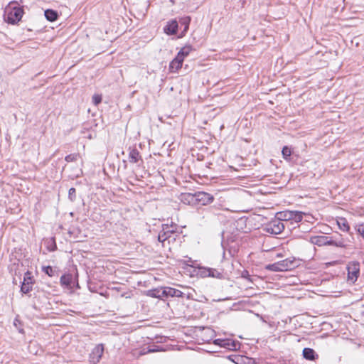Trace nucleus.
<instances>
[{
  "instance_id": "nucleus-1",
  "label": "nucleus",
  "mask_w": 364,
  "mask_h": 364,
  "mask_svg": "<svg viewBox=\"0 0 364 364\" xmlns=\"http://www.w3.org/2000/svg\"><path fill=\"white\" fill-rule=\"evenodd\" d=\"M23 14V6L16 1H11L5 9L4 21L9 24L16 25L21 20Z\"/></svg>"
},
{
  "instance_id": "nucleus-2",
  "label": "nucleus",
  "mask_w": 364,
  "mask_h": 364,
  "mask_svg": "<svg viewBox=\"0 0 364 364\" xmlns=\"http://www.w3.org/2000/svg\"><path fill=\"white\" fill-rule=\"evenodd\" d=\"M188 198H190L188 203L198 205H208L215 200L213 195L203 191H198L193 194L188 193Z\"/></svg>"
},
{
  "instance_id": "nucleus-3",
  "label": "nucleus",
  "mask_w": 364,
  "mask_h": 364,
  "mask_svg": "<svg viewBox=\"0 0 364 364\" xmlns=\"http://www.w3.org/2000/svg\"><path fill=\"white\" fill-rule=\"evenodd\" d=\"M329 246L346 248L350 243L354 242V237L353 233H349L348 236L336 233V235L329 237Z\"/></svg>"
},
{
  "instance_id": "nucleus-4",
  "label": "nucleus",
  "mask_w": 364,
  "mask_h": 364,
  "mask_svg": "<svg viewBox=\"0 0 364 364\" xmlns=\"http://www.w3.org/2000/svg\"><path fill=\"white\" fill-rule=\"evenodd\" d=\"M213 343L220 348L228 350L237 351L240 349L241 343L240 341L232 338H216L213 341Z\"/></svg>"
},
{
  "instance_id": "nucleus-5",
  "label": "nucleus",
  "mask_w": 364,
  "mask_h": 364,
  "mask_svg": "<svg viewBox=\"0 0 364 364\" xmlns=\"http://www.w3.org/2000/svg\"><path fill=\"white\" fill-rule=\"evenodd\" d=\"M36 283V279L32 275L31 272L27 270L23 277V279L21 282V289L20 291L23 294H28L32 290L33 287Z\"/></svg>"
},
{
  "instance_id": "nucleus-6",
  "label": "nucleus",
  "mask_w": 364,
  "mask_h": 364,
  "mask_svg": "<svg viewBox=\"0 0 364 364\" xmlns=\"http://www.w3.org/2000/svg\"><path fill=\"white\" fill-rule=\"evenodd\" d=\"M285 227L284 223L276 217V218L267 224L264 230L272 235H278L282 232Z\"/></svg>"
},
{
  "instance_id": "nucleus-7",
  "label": "nucleus",
  "mask_w": 364,
  "mask_h": 364,
  "mask_svg": "<svg viewBox=\"0 0 364 364\" xmlns=\"http://www.w3.org/2000/svg\"><path fill=\"white\" fill-rule=\"evenodd\" d=\"M348 282L355 283L360 275V263L358 261H353L347 266Z\"/></svg>"
},
{
  "instance_id": "nucleus-8",
  "label": "nucleus",
  "mask_w": 364,
  "mask_h": 364,
  "mask_svg": "<svg viewBox=\"0 0 364 364\" xmlns=\"http://www.w3.org/2000/svg\"><path fill=\"white\" fill-rule=\"evenodd\" d=\"M75 279V275L71 273H64L60 278V284L64 288L73 291V282Z\"/></svg>"
},
{
  "instance_id": "nucleus-9",
  "label": "nucleus",
  "mask_w": 364,
  "mask_h": 364,
  "mask_svg": "<svg viewBox=\"0 0 364 364\" xmlns=\"http://www.w3.org/2000/svg\"><path fill=\"white\" fill-rule=\"evenodd\" d=\"M279 262L282 272L289 271L299 266V262L295 258H287Z\"/></svg>"
},
{
  "instance_id": "nucleus-10",
  "label": "nucleus",
  "mask_w": 364,
  "mask_h": 364,
  "mask_svg": "<svg viewBox=\"0 0 364 364\" xmlns=\"http://www.w3.org/2000/svg\"><path fill=\"white\" fill-rule=\"evenodd\" d=\"M161 295L165 298L171 297H184L186 294L182 292L181 290L171 287H163V291Z\"/></svg>"
},
{
  "instance_id": "nucleus-11",
  "label": "nucleus",
  "mask_w": 364,
  "mask_h": 364,
  "mask_svg": "<svg viewBox=\"0 0 364 364\" xmlns=\"http://www.w3.org/2000/svg\"><path fill=\"white\" fill-rule=\"evenodd\" d=\"M164 32L168 36H173L177 33L178 30V22L176 18L168 21L163 28Z\"/></svg>"
},
{
  "instance_id": "nucleus-12",
  "label": "nucleus",
  "mask_w": 364,
  "mask_h": 364,
  "mask_svg": "<svg viewBox=\"0 0 364 364\" xmlns=\"http://www.w3.org/2000/svg\"><path fill=\"white\" fill-rule=\"evenodd\" d=\"M104 346L103 344L97 345L93 350H92L90 358L94 363H97L100 362L102 356L104 353Z\"/></svg>"
},
{
  "instance_id": "nucleus-13",
  "label": "nucleus",
  "mask_w": 364,
  "mask_h": 364,
  "mask_svg": "<svg viewBox=\"0 0 364 364\" xmlns=\"http://www.w3.org/2000/svg\"><path fill=\"white\" fill-rule=\"evenodd\" d=\"M191 21V17L189 16H185L179 18V20L178 21V25L180 24L181 26H183V29L181 31L180 34L178 36V38H182L183 37H184L186 35V33L189 29V26H190Z\"/></svg>"
},
{
  "instance_id": "nucleus-14",
  "label": "nucleus",
  "mask_w": 364,
  "mask_h": 364,
  "mask_svg": "<svg viewBox=\"0 0 364 364\" xmlns=\"http://www.w3.org/2000/svg\"><path fill=\"white\" fill-rule=\"evenodd\" d=\"M329 236L315 235L310 237V242L317 246L329 245Z\"/></svg>"
},
{
  "instance_id": "nucleus-15",
  "label": "nucleus",
  "mask_w": 364,
  "mask_h": 364,
  "mask_svg": "<svg viewBox=\"0 0 364 364\" xmlns=\"http://www.w3.org/2000/svg\"><path fill=\"white\" fill-rule=\"evenodd\" d=\"M291 215L292 210H287L277 213L276 217L278 218L282 222H284L285 226H288L289 224H291Z\"/></svg>"
},
{
  "instance_id": "nucleus-16",
  "label": "nucleus",
  "mask_w": 364,
  "mask_h": 364,
  "mask_svg": "<svg viewBox=\"0 0 364 364\" xmlns=\"http://www.w3.org/2000/svg\"><path fill=\"white\" fill-rule=\"evenodd\" d=\"M227 358L235 364H247L249 363V358L242 355H230Z\"/></svg>"
},
{
  "instance_id": "nucleus-17",
  "label": "nucleus",
  "mask_w": 364,
  "mask_h": 364,
  "mask_svg": "<svg viewBox=\"0 0 364 364\" xmlns=\"http://www.w3.org/2000/svg\"><path fill=\"white\" fill-rule=\"evenodd\" d=\"M193 50H195V49L191 45H186L178 52L176 57L178 58V59L183 62L185 58H186Z\"/></svg>"
},
{
  "instance_id": "nucleus-18",
  "label": "nucleus",
  "mask_w": 364,
  "mask_h": 364,
  "mask_svg": "<svg viewBox=\"0 0 364 364\" xmlns=\"http://www.w3.org/2000/svg\"><path fill=\"white\" fill-rule=\"evenodd\" d=\"M41 270L43 273H45L50 277H58L60 272V270L58 269L56 267H53L50 265L42 266Z\"/></svg>"
},
{
  "instance_id": "nucleus-19",
  "label": "nucleus",
  "mask_w": 364,
  "mask_h": 364,
  "mask_svg": "<svg viewBox=\"0 0 364 364\" xmlns=\"http://www.w3.org/2000/svg\"><path fill=\"white\" fill-rule=\"evenodd\" d=\"M303 357L308 360H315L318 355L316 351L311 348H304L302 352Z\"/></svg>"
},
{
  "instance_id": "nucleus-20",
  "label": "nucleus",
  "mask_w": 364,
  "mask_h": 364,
  "mask_svg": "<svg viewBox=\"0 0 364 364\" xmlns=\"http://www.w3.org/2000/svg\"><path fill=\"white\" fill-rule=\"evenodd\" d=\"M183 63L178 58L175 57L169 63L170 73H177L182 68Z\"/></svg>"
},
{
  "instance_id": "nucleus-21",
  "label": "nucleus",
  "mask_w": 364,
  "mask_h": 364,
  "mask_svg": "<svg viewBox=\"0 0 364 364\" xmlns=\"http://www.w3.org/2000/svg\"><path fill=\"white\" fill-rule=\"evenodd\" d=\"M46 18L50 22H54L59 18V14L56 10L48 9L44 11Z\"/></svg>"
},
{
  "instance_id": "nucleus-22",
  "label": "nucleus",
  "mask_w": 364,
  "mask_h": 364,
  "mask_svg": "<svg viewBox=\"0 0 364 364\" xmlns=\"http://www.w3.org/2000/svg\"><path fill=\"white\" fill-rule=\"evenodd\" d=\"M293 149L290 146H284L282 149L283 159L287 161H292Z\"/></svg>"
},
{
  "instance_id": "nucleus-23",
  "label": "nucleus",
  "mask_w": 364,
  "mask_h": 364,
  "mask_svg": "<svg viewBox=\"0 0 364 364\" xmlns=\"http://www.w3.org/2000/svg\"><path fill=\"white\" fill-rule=\"evenodd\" d=\"M208 271V277H213V278H216V279H225V275L223 274V269L221 271H219L217 269L209 267Z\"/></svg>"
},
{
  "instance_id": "nucleus-24",
  "label": "nucleus",
  "mask_w": 364,
  "mask_h": 364,
  "mask_svg": "<svg viewBox=\"0 0 364 364\" xmlns=\"http://www.w3.org/2000/svg\"><path fill=\"white\" fill-rule=\"evenodd\" d=\"M163 291V287L159 288H154L152 289H149L146 291V295L152 298H157L161 299L164 298V296L161 295V291Z\"/></svg>"
},
{
  "instance_id": "nucleus-25",
  "label": "nucleus",
  "mask_w": 364,
  "mask_h": 364,
  "mask_svg": "<svg viewBox=\"0 0 364 364\" xmlns=\"http://www.w3.org/2000/svg\"><path fill=\"white\" fill-rule=\"evenodd\" d=\"M129 160L131 163H137L139 160L143 161L140 153L136 149H132L129 151Z\"/></svg>"
},
{
  "instance_id": "nucleus-26",
  "label": "nucleus",
  "mask_w": 364,
  "mask_h": 364,
  "mask_svg": "<svg viewBox=\"0 0 364 364\" xmlns=\"http://www.w3.org/2000/svg\"><path fill=\"white\" fill-rule=\"evenodd\" d=\"M337 224L340 230H341L343 232H350V226L347 221V220L344 218H340L338 220H337Z\"/></svg>"
},
{
  "instance_id": "nucleus-27",
  "label": "nucleus",
  "mask_w": 364,
  "mask_h": 364,
  "mask_svg": "<svg viewBox=\"0 0 364 364\" xmlns=\"http://www.w3.org/2000/svg\"><path fill=\"white\" fill-rule=\"evenodd\" d=\"M46 248L49 252H54L57 250V244L55 237L47 239L45 242Z\"/></svg>"
},
{
  "instance_id": "nucleus-28",
  "label": "nucleus",
  "mask_w": 364,
  "mask_h": 364,
  "mask_svg": "<svg viewBox=\"0 0 364 364\" xmlns=\"http://www.w3.org/2000/svg\"><path fill=\"white\" fill-rule=\"evenodd\" d=\"M236 237H237L236 235H229V234L225 235V234L224 232H223L221 245L224 247L225 244L229 245L231 242H235Z\"/></svg>"
},
{
  "instance_id": "nucleus-29",
  "label": "nucleus",
  "mask_w": 364,
  "mask_h": 364,
  "mask_svg": "<svg viewBox=\"0 0 364 364\" xmlns=\"http://www.w3.org/2000/svg\"><path fill=\"white\" fill-rule=\"evenodd\" d=\"M208 268L209 267L200 265L198 266L195 269V272H196V275L201 278L208 277Z\"/></svg>"
},
{
  "instance_id": "nucleus-30",
  "label": "nucleus",
  "mask_w": 364,
  "mask_h": 364,
  "mask_svg": "<svg viewBox=\"0 0 364 364\" xmlns=\"http://www.w3.org/2000/svg\"><path fill=\"white\" fill-rule=\"evenodd\" d=\"M304 215V213H303L301 211L292 210L291 224H293V223H298L299 222L301 221L303 219Z\"/></svg>"
},
{
  "instance_id": "nucleus-31",
  "label": "nucleus",
  "mask_w": 364,
  "mask_h": 364,
  "mask_svg": "<svg viewBox=\"0 0 364 364\" xmlns=\"http://www.w3.org/2000/svg\"><path fill=\"white\" fill-rule=\"evenodd\" d=\"M264 269L271 272H282L279 262H274L265 265Z\"/></svg>"
},
{
  "instance_id": "nucleus-32",
  "label": "nucleus",
  "mask_w": 364,
  "mask_h": 364,
  "mask_svg": "<svg viewBox=\"0 0 364 364\" xmlns=\"http://www.w3.org/2000/svg\"><path fill=\"white\" fill-rule=\"evenodd\" d=\"M158 241L159 242L162 243V245L164 246V243L166 241L168 242V236L166 235V232H165L164 230H161L158 235Z\"/></svg>"
},
{
  "instance_id": "nucleus-33",
  "label": "nucleus",
  "mask_w": 364,
  "mask_h": 364,
  "mask_svg": "<svg viewBox=\"0 0 364 364\" xmlns=\"http://www.w3.org/2000/svg\"><path fill=\"white\" fill-rule=\"evenodd\" d=\"M102 96L100 94H95L92 97V102L94 105L97 106L102 102Z\"/></svg>"
},
{
  "instance_id": "nucleus-34",
  "label": "nucleus",
  "mask_w": 364,
  "mask_h": 364,
  "mask_svg": "<svg viewBox=\"0 0 364 364\" xmlns=\"http://www.w3.org/2000/svg\"><path fill=\"white\" fill-rule=\"evenodd\" d=\"M79 156H80L79 154H70L67 155L65 157V160L68 163L75 161L77 160V158H78Z\"/></svg>"
},
{
  "instance_id": "nucleus-35",
  "label": "nucleus",
  "mask_w": 364,
  "mask_h": 364,
  "mask_svg": "<svg viewBox=\"0 0 364 364\" xmlns=\"http://www.w3.org/2000/svg\"><path fill=\"white\" fill-rule=\"evenodd\" d=\"M161 228H162L161 230H164L165 232H168L172 228H174V229H177L178 228H177V225L173 223H171V225L163 224Z\"/></svg>"
},
{
  "instance_id": "nucleus-36",
  "label": "nucleus",
  "mask_w": 364,
  "mask_h": 364,
  "mask_svg": "<svg viewBox=\"0 0 364 364\" xmlns=\"http://www.w3.org/2000/svg\"><path fill=\"white\" fill-rule=\"evenodd\" d=\"M68 198L70 201L73 202L76 199V190L72 187L68 191Z\"/></svg>"
},
{
  "instance_id": "nucleus-37",
  "label": "nucleus",
  "mask_w": 364,
  "mask_h": 364,
  "mask_svg": "<svg viewBox=\"0 0 364 364\" xmlns=\"http://www.w3.org/2000/svg\"><path fill=\"white\" fill-rule=\"evenodd\" d=\"M357 232L364 238V223L360 224L355 227Z\"/></svg>"
},
{
  "instance_id": "nucleus-38",
  "label": "nucleus",
  "mask_w": 364,
  "mask_h": 364,
  "mask_svg": "<svg viewBox=\"0 0 364 364\" xmlns=\"http://www.w3.org/2000/svg\"><path fill=\"white\" fill-rule=\"evenodd\" d=\"M177 232V229L172 228L168 232H166L168 239V243L171 242V237H172V235H175Z\"/></svg>"
},
{
  "instance_id": "nucleus-39",
  "label": "nucleus",
  "mask_w": 364,
  "mask_h": 364,
  "mask_svg": "<svg viewBox=\"0 0 364 364\" xmlns=\"http://www.w3.org/2000/svg\"><path fill=\"white\" fill-rule=\"evenodd\" d=\"M80 289L79 282H78V274L76 272L75 274V279L73 282V290Z\"/></svg>"
},
{
  "instance_id": "nucleus-40",
  "label": "nucleus",
  "mask_w": 364,
  "mask_h": 364,
  "mask_svg": "<svg viewBox=\"0 0 364 364\" xmlns=\"http://www.w3.org/2000/svg\"><path fill=\"white\" fill-rule=\"evenodd\" d=\"M242 277L245 279H247L248 281H251V276L249 273L248 271L247 270H244L242 272Z\"/></svg>"
},
{
  "instance_id": "nucleus-41",
  "label": "nucleus",
  "mask_w": 364,
  "mask_h": 364,
  "mask_svg": "<svg viewBox=\"0 0 364 364\" xmlns=\"http://www.w3.org/2000/svg\"><path fill=\"white\" fill-rule=\"evenodd\" d=\"M160 350H161L159 349V347H157L156 348L148 347L147 353L158 352V351H160Z\"/></svg>"
},
{
  "instance_id": "nucleus-42",
  "label": "nucleus",
  "mask_w": 364,
  "mask_h": 364,
  "mask_svg": "<svg viewBox=\"0 0 364 364\" xmlns=\"http://www.w3.org/2000/svg\"><path fill=\"white\" fill-rule=\"evenodd\" d=\"M246 218H240L237 221V225H245L246 223Z\"/></svg>"
},
{
  "instance_id": "nucleus-43",
  "label": "nucleus",
  "mask_w": 364,
  "mask_h": 364,
  "mask_svg": "<svg viewBox=\"0 0 364 364\" xmlns=\"http://www.w3.org/2000/svg\"><path fill=\"white\" fill-rule=\"evenodd\" d=\"M89 132V127L86 124H84V127L81 131V134H85L87 132Z\"/></svg>"
},
{
  "instance_id": "nucleus-44",
  "label": "nucleus",
  "mask_w": 364,
  "mask_h": 364,
  "mask_svg": "<svg viewBox=\"0 0 364 364\" xmlns=\"http://www.w3.org/2000/svg\"><path fill=\"white\" fill-rule=\"evenodd\" d=\"M84 137L87 138L89 139H92L93 138L92 134L91 133H88L87 134H85Z\"/></svg>"
},
{
  "instance_id": "nucleus-45",
  "label": "nucleus",
  "mask_w": 364,
  "mask_h": 364,
  "mask_svg": "<svg viewBox=\"0 0 364 364\" xmlns=\"http://www.w3.org/2000/svg\"><path fill=\"white\" fill-rule=\"evenodd\" d=\"M16 322H18L20 323V321L18 320L17 318H15L14 321V324L16 326Z\"/></svg>"
},
{
  "instance_id": "nucleus-46",
  "label": "nucleus",
  "mask_w": 364,
  "mask_h": 364,
  "mask_svg": "<svg viewBox=\"0 0 364 364\" xmlns=\"http://www.w3.org/2000/svg\"><path fill=\"white\" fill-rule=\"evenodd\" d=\"M18 263H19V259L17 260V263L14 262L12 265V267H14L16 265L18 266Z\"/></svg>"
},
{
  "instance_id": "nucleus-47",
  "label": "nucleus",
  "mask_w": 364,
  "mask_h": 364,
  "mask_svg": "<svg viewBox=\"0 0 364 364\" xmlns=\"http://www.w3.org/2000/svg\"><path fill=\"white\" fill-rule=\"evenodd\" d=\"M176 240V237L174 236V235H172V237H171V241H175Z\"/></svg>"
},
{
  "instance_id": "nucleus-48",
  "label": "nucleus",
  "mask_w": 364,
  "mask_h": 364,
  "mask_svg": "<svg viewBox=\"0 0 364 364\" xmlns=\"http://www.w3.org/2000/svg\"><path fill=\"white\" fill-rule=\"evenodd\" d=\"M18 332L19 333H24V331L23 328H21V329H18Z\"/></svg>"
}]
</instances>
